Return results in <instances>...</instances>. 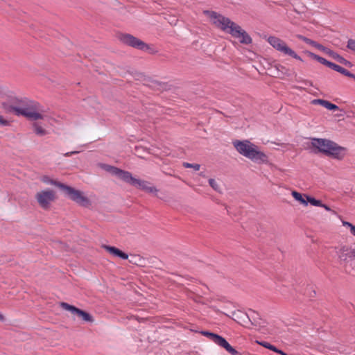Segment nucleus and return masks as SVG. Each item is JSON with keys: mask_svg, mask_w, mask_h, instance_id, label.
Returning a JSON list of instances; mask_svg holds the SVG:
<instances>
[{"mask_svg": "<svg viewBox=\"0 0 355 355\" xmlns=\"http://www.w3.org/2000/svg\"><path fill=\"white\" fill-rule=\"evenodd\" d=\"M35 198L42 209H48L55 200V192L51 189L40 191L35 194Z\"/></svg>", "mask_w": 355, "mask_h": 355, "instance_id": "423d86ee", "label": "nucleus"}, {"mask_svg": "<svg viewBox=\"0 0 355 355\" xmlns=\"http://www.w3.org/2000/svg\"><path fill=\"white\" fill-rule=\"evenodd\" d=\"M269 70H272L274 69V71H271L268 74L271 76H275V77H278V78H282V76H280L279 73V71H278V68H272V67H270L268 68Z\"/></svg>", "mask_w": 355, "mask_h": 355, "instance_id": "bb28decb", "label": "nucleus"}, {"mask_svg": "<svg viewBox=\"0 0 355 355\" xmlns=\"http://www.w3.org/2000/svg\"><path fill=\"white\" fill-rule=\"evenodd\" d=\"M315 42H316L315 41H313V40H311L309 38H307L305 43H306L307 44H309V45H311V46L313 47L315 44Z\"/></svg>", "mask_w": 355, "mask_h": 355, "instance_id": "72a5a7b5", "label": "nucleus"}, {"mask_svg": "<svg viewBox=\"0 0 355 355\" xmlns=\"http://www.w3.org/2000/svg\"><path fill=\"white\" fill-rule=\"evenodd\" d=\"M320 207H323L327 211H331L333 214H336V212L334 211L331 210V208L328 205L323 204L322 202V205H320Z\"/></svg>", "mask_w": 355, "mask_h": 355, "instance_id": "473e14b6", "label": "nucleus"}, {"mask_svg": "<svg viewBox=\"0 0 355 355\" xmlns=\"http://www.w3.org/2000/svg\"><path fill=\"white\" fill-rule=\"evenodd\" d=\"M118 39L123 44L133 47L138 50L148 53L153 52V49L150 46L132 35L121 33L118 35Z\"/></svg>", "mask_w": 355, "mask_h": 355, "instance_id": "7ed1b4c3", "label": "nucleus"}, {"mask_svg": "<svg viewBox=\"0 0 355 355\" xmlns=\"http://www.w3.org/2000/svg\"><path fill=\"white\" fill-rule=\"evenodd\" d=\"M338 258L343 261H347L348 258H355V249H350L346 246L342 247L338 252Z\"/></svg>", "mask_w": 355, "mask_h": 355, "instance_id": "2eb2a0df", "label": "nucleus"}, {"mask_svg": "<svg viewBox=\"0 0 355 355\" xmlns=\"http://www.w3.org/2000/svg\"><path fill=\"white\" fill-rule=\"evenodd\" d=\"M342 224L344 227L349 229L350 234L355 236V226L349 222L342 220Z\"/></svg>", "mask_w": 355, "mask_h": 355, "instance_id": "b1692460", "label": "nucleus"}, {"mask_svg": "<svg viewBox=\"0 0 355 355\" xmlns=\"http://www.w3.org/2000/svg\"><path fill=\"white\" fill-rule=\"evenodd\" d=\"M99 166L101 168H102L103 169L105 170L107 172H110L111 174L114 175H115L119 168L115 166H112L105 164H100Z\"/></svg>", "mask_w": 355, "mask_h": 355, "instance_id": "412c9836", "label": "nucleus"}, {"mask_svg": "<svg viewBox=\"0 0 355 355\" xmlns=\"http://www.w3.org/2000/svg\"><path fill=\"white\" fill-rule=\"evenodd\" d=\"M51 184H53V182H51ZM53 185L63 189L69 196L71 200L79 205L84 207H87L89 205V200L87 197L83 196V193L81 191L76 190L73 188L64 185L62 183H53Z\"/></svg>", "mask_w": 355, "mask_h": 355, "instance_id": "39448f33", "label": "nucleus"}, {"mask_svg": "<svg viewBox=\"0 0 355 355\" xmlns=\"http://www.w3.org/2000/svg\"><path fill=\"white\" fill-rule=\"evenodd\" d=\"M42 181H43L44 182H45V183L51 184H51V182H53V183H56V184H58V182H56V181H53V180H49L48 177H43V178H42Z\"/></svg>", "mask_w": 355, "mask_h": 355, "instance_id": "7c9ffc66", "label": "nucleus"}, {"mask_svg": "<svg viewBox=\"0 0 355 355\" xmlns=\"http://www.w3.org/2000/svg\"><path fill=\"white\" fill-rule=\"evenodd\" d=\"M338 72L343 74L345 76L353 78L355 80V74L350 72L347 68H334Z\"/></svg>", "mask_w": 355, "mask_h": 355, "instance_id": "aec40b11", "label": "nucleus"}, {"mask_svg": "<svg viewBox=\"0 0 355 355\" xmlns=\"http://www.w3.org/2000/svg\"><path fill=\"white\" fill-rule=\"evenodd\" d=\"M33 127L34 132L38 136L42 137L48 134L47 130L38 123H34Z\"/></svg>", "mask_w": 355, "mask_h": 355, "instance_id": "a211bd4d", "label": "nucleus"}, {"mask_svg": "<svg viewBox=\"0 0 355 355\" xmlns=\"http://www.w3.org/2000/svg\"><path fill=\"white\" fill-rule=\"evenodd\" d=\"M315 49L317 50L322 52L325 55H328L329 57L334 59L335 61L338 62V63L343 64V65H349L351 64L350 62L344 58L343 56L337 53L336 52L334 51L331 49L324 46L317 42H315L314 46Z\"/></svg>", "mask_w": 355, "mask_h": 355, "instance_id": "1a4fd4ad", "label": "nucleus"}, {"mask_svg": "<svg viewBox=\"0 0 355 355\" xmlns=\"http://www.w3.org/2000/svg\"><path fill=\"white\" fill-rule=\"evenodd\" d=\"M114 175L118 177L119 179L124 181L125 182L128 183L132 186L136 179L132 175V174L130 172L121 170L120 168H118Z\"/></svg>", "mask_w": 355, "mask_h": 355, "instance_id": "4468645a", "label": "nucleus"}, {"mask_svg": "<svg viewBox=\"0 0 355 355\" xmlns=\"http://www.w3.org/2000/svg\"><path fill=\"white\" fill-rule=\"evenodd\" d=\"M291 195L295 200L300 202L302 205L307 206V200L305 199L304 195H302L296 191H293L291 192Z\"/></svg>", "mask_w": 355, "mask_h": 355, "instance_id": "6ab92c4d", "label": "nucleus"}, {"mask_svg": "<svg viewBox=\"0 0 355 355\" xmlns=\"http://www.w3.org/2000/svg\"><path fill=\"white\" fill-rule=\"evenodd\" d=\"M297 37H298L300 40H301L304 41V42H306V39H307V37H304V36H302V35H297Z\"/></svg>", "mask_w": 355, "mask_h": 355, "instance_id": "e433bc0d", "label": "nucleus"}, {"mask_svg": "<svg viewBox=\"0 0 355 355\" xmlns=\"http://www.w3.org/2000/svg\"><path fill=\"white\" fill-rule=\"evenodd\" d=\"M308 55L311 59L317 60L320 64L327 65L329 67H338V65L333 64L327 61L326 59L320 56H318L313 53L308 52Z\"/></svg>", "mask_w": 355, "mask_h": 355, "instance_id": "f3484780", "label": "nucleus"}, {"mask_svg": "<svg viewBox=\"0 0 355 355\" xmlns=\"http://www.w3.org/2000/svg\"><path fill=\"white\" fill-rule=\"evenodd\" d=\"M137 259L141 260V258L139 257L133 256L132 259L130 260V262L132 263H136V260L135 259Z\"/></svg>", "mask_w": 355, "mask_h": 355, "instance_id": "f704fd0d", "label": "nucleus"}, {"mask_svg": "<svg viewBox=\"0 0 355 355\" xmlns=\"http://www.w3.org/2000/svg\"><path fill=\"white\" fill-rule=\"evenodd\" d=\"M324 107L329 110H338L339 107L336 105L331 103V102L326 101Z\"/></svg>", "mask_w": 355, "mask_h": 355, "instance_id": "393cba45", "label": "nucleus"}, {"mask_svg": "<svg viewBox=\"0 0 355 355\" xmlns=\"http://www.w3.org/2000/svg\"><path fill=\"white\" fill-rule=\"evenodd\" d=\"M133 186L150 193H155L157 191V189L148 182L137 178Z\"/></svg>", "mask_w": 355, "mask_h": 355, "instance_id": "ddd939ff", "label": "nucleus"}, {"mask_svg": "<svg viewBox=\"0 0 355 355\" xmlns=\"http://www.w3.org/2000/svg\"><path fill=\"white\" fill-rule=\"evenodd\" d=\"M158 87L157 89H162V90H166L168 89V85L164 83H159L157 85Z\"/></svg>", "mask_w": 355, "mask_h": 355, "instance_id": "2f4dec72", "label": "nucleus"}, {"mask_svg": "<svg viewBox=\"0 0 355 355\" xmlns=\"http://www.w3.org/2000/svg\"><path fill=\"white\" fill-rule=\"evenodd\" d=\"M267 41L274 49L282 54L288 55L297 60H300V58L297 55V54L280 38L275 36H270L268 38Z\"/></svg>", "mask_w": 355, "mask_h": 355, "instance_id": "20e7f679", "label": "nucleus"}, {"mask_svg": "<svg viewBox=\"0 0 355 355\" xmlns=\"http://www.w3.org/2000/svg\"><path fill=\"white\" fill-rule=\"evenodd\" d=\"M3 316L0 314V319H2Z\"/></svg>", "mask_w": 355, "mask_h": 355, "instance_id": "58836bf2", "label": "nucleus"}, {"mask_svg": "<svg viewBox=\"0 0 355 355\" xmlns=\"http://www.w3.org/2000/svg\"><path fill=\"white\" fill-rule=\"evenodd\" d=\"M236 150L243 156L258 164H266L268 162V156L259 150V148L248 140L233 141Z\"/></svg>", "mask_w": 355, "mask_h": 355, "instance_id": "f03ea898", "label": "nucleus"}, {"mask_svg": "<svg viewBox=\"0 0 355 355\" xmlns=\"http://www.w3.org/2000/svg\"><path fill=\"white\" fill-rule=\"evenodd\" d=\"M10 112L14 113L15 115L19 116L22 115L27 117L31 120H38V119H45L47 116L44 113H41L39 112H36L30 108L27 107H11Z\"/></svg>", "mask_w": 355, "mask_h": 355, "instance_id": "6e6552de", "label": "nucleus"}, {"mask_svg": "<svg viewBox=\"0 0 355 355\" xmlns=\"http://www.w3.org/2000/svg\"><path fill=\"white\" fill-rule=\"evenodd\" d=\"M10 125V121L0 116V126H7Z\"/></svg>", "mask_w": 355, "mask_h": 355, "instance_id": "c756f323", "label": "nucleus"}, {"mask_svg": "<svg viewBox=\"0 0 355 355\" xmlns=\"http://www.w3.org/2000/svg\"><path fill=\"white\" fill-rule=\"evenodd\" d=\"M346 47L348 51L355 55V39L348 40Z\"/></svg>", "mask_w": 355, "mask_h": 355, "instance_id": "5701e85b", "label": "nucleus"}, {"mask_svg": "<svg viewBox=\"0 0 355 355\" xmlns=\"http://www.w3.org/2000/svg\"><path fill=\"white\" fill-rule=\"evenodd\" d=\"M204 12L209 17L210 22L216 28L239 39L242 44L251 43L252 39L249 35L229 18L214 11L206 10Z\"/></svg>", "mask_w": 355, "mask_h": 355, "instance_id": "f257e3e1", "label": "nucleus"}, {"mask_svg": "<svg viewBox=\"0 0 355 355\" xmlns=\"http://www.w3.org/2000/svg\"><path fill=\"white\" fill-rule=\"evenodd\" d=\"M183 166L185 168H192L195 171H199L200 168V166L198 164H190V163H188V162H184L183 163Z\"/></svg>", "mask_w": 355, "mask_h": 355, "instance_id": "a878e982", "label": "nucleus"}, {"mask_svg": "<svg viewBox=\"0 0 355 355\" xmlns=\"http://www.w3.org/2000/svg\"><path fill=\"white\" fill-rule=\"evenodd\" d=\"M347 151L346 148L340 146L334 141H332L327 155L338 160H342L345 157Z\"/></svg>", "mask_w": 355, "mask_h": 355, "instance_id": "9b49d317", "label": "nucleus"}, {"mask_svg": "<svg viewBox=\"0 0 355 355\" xmlns=\"http://www.w3.org/2000/svg\"><path fill=\"white\" fill-rule=\"evenodd\" d=\"M333 141L321 139V138H312L311 146L318 150V152L322 153L327 155V151Z\"/></svg>", "mask_w": 355, "mask_h": 355, "instance_id": "f8f14e48", "label": "nucleus"}, {"mask_svg": "<svg viewBox=\"0 0 355 355\" xmlns=\"http://www.w3.org/2000/svg\"><path fill=\"white\" fill-rule=\"evenodd\" d=\"M202 334L209 338L215 344L225 349L230 354L238 355L239 352L222 336L209 331H202Z\"/></svg>", "mask_w": 355, "mask_h": 355, "instance_id": "0eeeda50", "label": "nucleus"}, {"mask_svg": "<svg viewBox=\"0 0 355 355\" xmlns=\"http://www.w3.org/2000/svg\"><path fill=\"white\" fill-rule=\"evenodd\" d=\"M3 94V91L0 89V96H1Z\"/></svg>", "mask_w": 355, "mask_h": 355, "instance_id": "4c0bfd02", "label": "nucleus"}, {"mask_svg": "<svg viewBox=\"0 0 355 355\" xmlns=\"http://www.w3.org/2000/svg\"><path fill=\"white\" fill-rule=\"evenodd\" d=\"M209 185L215 190L218 191L219 190V185L216 182V181L214 179H209Z\"/></svg>", "mask_w": 355, "mask_h": 355, "instance_id": "cd10ccee", "label": "nucleus"}, {"mask_svg": "<svg viewBox=\"0 0 355 355\" xmlns=\"http://www.w3.org/2000/svg\"><path fill=\"white\" fill-rule=\"evenodd\" d=\"M78 153V151H71V152H68L67 153L64 154V156L65 157H69V156H71L72 155H74V154H77Z\"/></svg>", "mask_w": 355, "mask_h": 355, "instance_id": "c9c22d12", "label": "nucleus"}, {"mask_svg": "<svg viewBox=\"0 0 355 355\" xmlns=\"http://www.w3.org/2000/svg\"><path fill=\"white\" fill-rule=\"evenodd\" d=\"M325 102H326V100H324V99H313L311 101V103L313 105H320L324 107Z\"/></svg>", "mask_w": 355, "mask_h": 355, "instance_id": "c85d7f7f", "label": "nucleus"}, {"mask_svg": "<svg viewBox=\"0 0 355 355\" xmlns=\"http://www.w3.org/2000/svg\"><path fill=\"white\" fill-rule=\"evenodd\" d=\"M60 306L64 310L70 311L72 314H76L78 317L81 318L85 322H94L93 317L86 311L79 309L72 305H70L66 302H62Z\"/></svg>", "mask_w": 355, "mask_h": 355, "instance_id": "9d476101", "label": "nucleus"}, {"mask_svg": "<svg viewBox=\"0 0 355 355\" xmlns=\"http://www.w3.org/2000/svg\"><path fill=\"white\" fill-rule=\"evenodd\" d=\"M103 248H104L107 252L112 254L114 257H119L122 259H128V254L122 252L119 249L114 246H110L107 245H103Z\"/></svg>", "mask_w": 355, "mask_h": 355, "instance_id": "dca6fc26", "label": "nucleus"}, {"mask_svg": "<svg viewBox=\"0 0 355 355\" xmlns=\"http://www.w3.org/2000/svg\"><path fill=\"white\" fill-rule=\"evenodd\" d=\"M304 197L307 200V203L309 202L311 205L317 207L322 205V201L320 200H317L308 195H304Z\"/></svg>", "mask_w": 355, "mask_h": 355, "instance_id": "4be33fe9", "label": "nucleus"}]
</instances>
